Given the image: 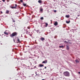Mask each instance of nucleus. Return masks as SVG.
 <instances>
[{"instance_id": "nucleus-25", "label": "nucleus", "mask_w": 80, "mask_h": 80, "mask_svg": "<svg viewBox=\"0 0 80 80\" xmlns=\"http://www.w3.org/2000/svg\"><path fill=\"white\" fill-rule=\"evenodd\" d=\"M2 1L4 2H5V0H2Z\"/></svg>"}, {"instance_id": "nucleus-2", "label": "nucleus", "mask_w": 80, "mask_h": 80, "mask_svg": "<svg viewBox=\"0 0 80 80\" xmlns=\"http://www.w3.org/2000/svg\"><path fill=\"white\" fill-rule=\"evenodd\" d=\"M17 35V33L15 32L14 33H12L11 35V37H14Z\"/></svg>"}, {"instance_id": "nucleus-29", "label": "nucleus", "mask_w": 80, "mask_h": 80, "mask_svg": "<svg viewBox=\"0 0 80 80\" xmlns=\"http://www.w3.org/2000/svg\"><path fill=\"white\" fill-rule=\"evenodd\" d=\"M46 68H47V67H45V69H46Z\"/></svg>"}, {"instance_id": "nucleus-44", "label": "nucleus", "mask_w": 80, "mask_h": 80, "mask_svg": "<svg viewBox=\"0 0 80 80\" xmlns=\"http://www.w3.org/2000/svg\"><path fill=\"white\" fill-rule=\"evenodd\" d=\"M36 75H37V74H36Z\"/></svg>"}, {"instance_id": "nucleus-37", "label": "nucleus", "mask_w": 80, "mask_h": 80, "mask_svg": "<svg viewBox=\"0 0 80 80\" xmlns=\"http://www.w3.org/2000/svg\"><path fill=\"white\" fill-rule=\"evenodd\" d=\"M37 72H35V74H37Z\"/></svg>"}, {"instance_id": "nucleus-13", "label": "nucleus", "mask_w": 80, "mask_h": 80, "mask_svg": "<svg viewBox=\"0 0 80 80\" xmlns=\"http://www.w3.org/2000/svg\"><path fill=\"white\" fill-rule=\"evenodd\" d=\"M66 17L67 18H69V16L68 15H67L66 16Z\"/></svg>"}, {"instance_id": "nucleus-33", "label": "nucleus", "mask_w": 80, "mask_h": 80, "mask_svg": "<svg viewBox=\"0 0 80 80\" xmlns=\"http://www.w3.org/2000/svg\"><path fill=\"white\" fill-rule=\"evenodd\" d=\"M79 16H80L79 15H78V16H78V17H79Z\"/></svg>"}, {"instance_id": "nucleus-17", "label": "nucleus", "mask_w": 80, "mask_h": 80, "mask_svg": "<svg viewBox=\"0 0 80 80\" xmlns=\"http://www.w3.org/2000/svg\"><path fill=\"white\" fill-rule=\"evenodd\" d=\"M9 11H6V13H7V14H8L9 13Z\"/></svg>"}, {"instance_id": "nucleus-12", "label": "nucleus", "mask_w": 80, "mask_h": 80, "mask_svg": "<svg viewBox=\"0 0 80 80\" xmlns=\"http://www.w3.org/2000/svg\"><path fill=\"white\" fill-rule=\"evenodd\" d=\"M66 22L68 24V23H69L70 22V21H66Z\"/></svg>"}, {"instance_id": "nucleus-36", "label": "nucleus", "mask_w": 80, "mask_h": 80, "mask_svg": "<svg viewBox=\"0 0 80 80\" xmlns=\"http://www.w3.org/2000/svg\"><path fill=\"white\" fill-rule=\"evenodd\" d=\"M42 80H45L44 79H43Z\"/></svg>"}, {"instance_id": "nucleus-10", "label": "nucleus", "mask_w": 80, "mask_h": 80, "mask_svg": "<svg viewBox=\"0 0 80 80\" xmlns=\"http://www.w3.org/2000/svg\"><path fill=\"white\" fill-rule=\"evenodd\" d=\"M40 12H42V11H43V9H42V8H40Z\"/></svg>"}, {"instance_id": "nucleus-8", "label": "nucleus", "mask_w": 80, "mask_h": 80, "mask_svg": "<svg viewBox=\"0 0 80 80\" xmlns=\"http://www.w3.org/2000/svg\"><path fill=\"white\" fill-rule=\"evenodd\" d=\"M44 66V65L40 64L39 65V66H40V67H42Z\"/></svg>"}, {"instance_id": "nucleus-19", "label": "nucleus", "mask_w": 80, "mask_h": 80, "mask_svg": "<svg viewBox=\"0 0 80 80\" xmlns=\"http://www.w3.org/2000/svg\"><path fill=\"white\" fill-rule=\"evenodd\" d=\"M23 6H24V7H26V4L23 3Z\"/></svg>"}, {"instance_id": "nucleus-18", "label": "nucleus", "mask_w": 80, "mask_h": 80, "mask_svg": "<svg viewBox=\"0 0 80 80\" xmlns=\"http://www.w3.org/2000/svg\"><path fill=\"white\" fill-rule=\"evenodd\" d=\"M63 45L59 46L60 48H63Z\"/></svg>"}, {"instance_id": "nucleus-30", "label": "nucleus", "mask_w": 80, "mask_h": 80, "mask_svg": "<svg viewBox=\"0 0 80 80\" xmlns=\"http://www.w3.org/2000/svg\"><path fill=\"white\" fill-rule=\"evenodd\" d=\"M13 41H14V42H15V40H14V39H13Z\"/></svg>"}, {"instance_id": "nucleus-45", "label": "nucleus", "mask_w": 80, "mask_h": 80, "mask_svg": "<svg viewBox=\"0 0 80 80\" xmlns=\"http://www.w3.org/2000/svg\"><path fill=\"white\" fill-rule=\"evenodd\" d=\"M76 18L77 19V18Z\"/></svg>"}, {"instance_id": "nucleus-42", "label": "nucleus", "mask_w": 80, "mask_h": 80, "mask_svg": "<svg viewBox=\"0 0 80 80\" xmlns=\"http://www.w3.org/2000/svg\"><path fill=\"white\" fill-rule=\"evenodd\" d=\"M6 37H8V36H6Z\"/></svg>"}, {"instance_id": "nucleus-16", "label": "nucleus", "mask_w": 80, "mask_h": 80, "mask_svg": "<svg viewBox=\"0 0 80 80\" xmlns=\"http://www.w3.org/2000/svg\"><path fill=\"white\" fill-rule=\"evenodd\" d=\"M75 62H77V63H79V61H78V60L77 59H76V60H75Z\"/></svg>"}, {"instance_id": "nucleus-1", "label": "nucleus", "mask_w": 80, "mask_h": 80, "mask_svg": "<svg viewBox=\"0 0 80 80\" xmlns=\"http://www.w3.org/2000/svg\"><path fill=\"white\" fill-rule=\"evenodd\" d=\"M64 75L66 77H69L70 75H69V73L68 71H66L63 72Z\"/></svg>"}, {"instance_id": "nucleus-38", "label": "nucleus", "mask_w": 80, "mask_h": 80, "mask_svg": "<svg viewBox=\"0 0 80 80\" xmlns=\"http://www.w3.org/2000/svg\"><path fill=\"white\" fill-rule=\"evenodd\" d=\"M63 80H65V79H64Z\"/></svg>"}, {"instance_id": "nucleus-6", "label": "nucleus", "mask_w": 80, "mask_h": 80, "mask_svg": "<svg viewBox=\"0 0 80 80\" xmlns=\"http://www.w3.org/2000/svg\"><path fill=\"white\" fill-rule=\"evenodd\" d=\"M37 32L38 33H41V32H40L39 30H37Z\"/></svg>"}, {"instance_id": "nucleus-28", "label": "nucleus", "mask_w": 80, "mask_h": 80, "mask_svg": "<svg viewBox=\"0 0 80 80\" xmlns=\"http://www.w3.org/2000/svg\"><path fill=\"white\" fill-rule=\"evenodd\" d=\"M78 73H79V74H80V72H78Z\"/></svg>"}, {"instance_id": "nucleus-5", "label": "nucleus", "mask_w": 80, "mask_h": 80, "mask_svg": "<svg viewBox=\"0 0 80 80\" xmlns=\"http://www.w3.org/2000/svg\"><path fill=\"white\" fill-rule=\"evenodd\" d=\"M12 9H16V7H10Z\"/></svg>"}, {"instance_id": "nucleus-40", "label": "nucleus", "mask_w": 80, "mask_h": 80, "mask_svg": "<svg viewBox=\"0 0 80 80\" xmlns=\"http://www.w3.org/2000/svg\"><path fill=\"white\" fill-rule=\"evenodd\" d=\"M40 70H42V69H40Z\"/></svg>"}, {"instance_id": "nucleus-23", "label": "nucleus", "mask_w": 80, "mask_h": 80, "mask_svg": "<svg viewBox=\"0 0 80 80\" xmlns=\"http://www.w3.org/2000/svg\"><path fill=\"white\" fill-rule=\"evenodd\" d=\"M54 12H57V11H56V10H54Z\"/></svg>"}, {"instance_id": "nucleus-4", "label": "nucleus", "mask_w": 80, "mask_h": 80, "mask_svg": "<svg viewBox=\"0 0 80 80\" xmlns=\"http://www.w3.org/2000/svg\"><path fill=\"white\" fill-rule=\"evenodd\" d=\"M47 61L46 60V61H43V62H42V64H43V63L46 64V63H47Z\"/></svg>"}, {"instance_id": "nucleus-24", "label": "nucleus", "mask_w": 80, "mask_h": 80, "mask_svg": "<svg viewBox=\"0 0 80 80\" xmlns=\"http://www.w3.org/2000/svg\"><path fill=\"white\" fill-rule=\"evenodd\" d=\"M12 19L13 22H15L14 20L13 19V18Z\"/></svg>"}, {"instance_id": "nucleus-34", "label": "nucleus", "mask_w": 80, "mask_h": 80, "mask_svg": "<svg viewBox=\"0 0 80 80\" xmlns=\"http://www.w3.org/2000/svg\"><path fill=\"white\" fill-rule=\"evenodd\" d=\"M74 3V4H76V3Z\"/></svg>"}, {"instance_id": "nucleus-35", "label": "nucleus", "mask_w": 80, "mask_h": 80, "mask_svg": "<svg viewBox=\"0 0 80 80\" xmlns=\"http://www.w3.org/2000/svg\"><path fill=\"white\" fill-rule=\"evenodd\" d=\"M29 58H31V57H29Z\"/></svg>"}, {"instance_id": "nucleus-27", "label": "nucleus", "mask_w": 80, "mask_h": 80, "mask_svg": "<svg viewBox=\"0 0 80 80\" xmlns=\"http://www.w3.org/2000/svg\"><path fill=\"white\" fill-rule=\"evenodd\" d=\"M16 7L17 6V5L16 4H15V5Z\"/></svg>"}, {"instance_id": "nucleus-9", "label": "nucleus", "mask_w": 80, "mask_h": 80, "mask_svg": "<svg viewBox=\"0 0 80 80\" xmlns=\"http://www.w3.org/2000/svg\"><path fill=\"white\" fill-rule=\"evenodd\" d=\"M42 1L41 0H39V1H38V2H39V3H42Z\"/></svg>"}, {"instance_id": "nucleus-43", "label": "nucleus", "mask_w": 80, "mask_h": 80, "mask_svg": "<svg viewBox=\"0 0 80 80\" xmlns=\"http://www.w3.org/2000/svg\"><path fill=\"white\" fill-rule=\"evenodd\" d=\"M1 44L2 45V43H1Z\"/></svg>"}, {"instance_id": "nucleus-26", "label": "nucleus", "mask_w": 80, "mask_h": 80, "mask_svg": "<svg viewBox=\"0 0 80 80\" xmlns=\"http://www.w3.org/2000/svg\"><path fill=\"white\" fill-rule=\"evenodd\" d=\"M64 42L67 43V41H64Z\"/></svg>"}, {"instance_id": "nucleus-21", "label": "nucleus", "mask_w": 80, "mask_h": 80, "mask_svg": "<svg viewBox=\"0 0 80 80\" xmlns=\"http://www.w3.org/2000/svg\"><path fill=\"white\" fill-rule=\"evenodd\" d=\"M41 19L42 20H43V17H42L41 18Z\"/></svg>"}, {"instance_id": "nucleus-39", "label": "nucleus", "mask_w": 80, "mask_h": 80, "mask_svg": "<svg viewBox=\"0 0 80 80\" xmlns=\"http://www.w3.org/2000/svg\"><path fill=\"white\" fill-rule=\"evenodd\" d=\"M28 28V29H30V28Z\"/></svg>"}, {"instance_id": "nucleus-15", "label": "nucleus", "mask_w": 80, "mask_h": 80, "mask_svg": "<svg viewBox=\"0 0 80 80\" xmlns=\"http://www.w3.org/2000/svg\"><path fill=\"white\" fill-rule=\"evenodd\" d=\"M17 39H18V40H17L18 42V43H20V41H19V39H18V38Z\"/></svg>"}, {"instance_id": "nucleus-20", "label": "nucleus", "mask_w": 80, "mask_h": 80, "mask_svg": "<svg viewBox=\"0 0 80 80\" xmlns=\"http://www.w3.org/2000/svg\"><path fill=\"white\" fill-rule=\"evenodd\" d=\"M45 24H46L45 27H47V25H48V24L47 23H46Z\"/></svg>"}, {"instance_id": "nucleus-32", "label": "nucleus", "mask_w": 80, "mask_h": 80, "mask_svg": "<svg viewBox=\"0 0 80 80\" xmlns=\"http://www.w3.org/2000/svg\"><path fill=\"white\" fill-rule=\"evenodd\" d=\"M30 63L31 64H30V65H32V64H31V63L30 62Z\"/></svg>"}, {"instance_id": "nucleus-31", "label": "nucleus", "mask_w": 80, "mask_h": 80, "mask_svg": "<svg viewBox=\"0 0 80 80\" xmlns=\"http://www.w3.org/2000/svg\"><path fill=\"white\" fill-rule=\"evenodd\" d=\"M34 68H37V67H36V66H34Z\"/></svg>"}, {"instance_id": "nucleus-3", "label": "nucleus", "mask_w": 80, "mask_h": 80, "mask_svg": "<svg viewBox=\"0 0 80 80\" xmlns=\"http://www.w3.org/2000/svg\"><path fill=\"white\" fill-rule=\"evenodd\" d=\"M40 40H41V41H43L45 40V38H40Z\"/></svg>"}, {"instance_id": "nucleus-7", "label": "nucleus", "mask_w": 80, "mask_h": 80, "mask_svg": "<svg viewBox=\"0 0 80 80\" xmlns=\"http://www.w3.org/2000/svg\"><path fill=\"white\" fill-rule=\"evenodd\" d=\"M54 24V25L55 26L57 25H58L57 22H55V23Z\"/></svg>"}, {"instance_id": "nucleus-41", "label": "nucleus", "mask_w": 80, "mask_h": 80, "mask_svg": "<svg viewBox=\"0 0 80 80\" xmlns=\"http://www.w3.org/2000/svg\"><path fill=\"white\" fill-rule=\"evenodd\" d=\"M1 13H2V12H1Z\"/></svg>"}, {"instance_id": "nucleus-14", "label": "nucleus", "mask_w": 80, "mask_h": 80, "mask_svg": "<svg viewBox=\"0 0 80 80\" xmlns=\"http://www.w3.org/2000/svg\"><path fill=\"white\" fill-rule=\"evenodd\" d=\"M4 34H7V35L8 34V33L7 32H6V31H5V32H4Z\"/></svg>"}, {"instance_id": "nucleus-11", "label": "nucleus", "mask_w": 80, "mask_h": 80, "mask_svg": "<svg viewBox=\"0 0 80 80\" xmlns=\"http://www.w3.org/2000/svg\"><path fill=\"white\" fill-rule=\"evenodd\" d=\"M67 46V49L68 50L69 49V47L68 45H66Z\"/></svg>"}, {"instance_id": "nucleus-46", "label": "nucleus", "mask_w": 80, "mask_h": 80, "mask_svg": "<svg viewBox=\"0 0 80 80\" xmlns=\"http://www.w3.org/2000/svg\"><path fill=\"white\" fill-rule=\"evenodd\" d=\"M80 40V39H79Z\"/></svg>"}, {"instance_id": "nucleus-22", "label": "nucleus", "mask_w": 80, "mask_h": 80, "mask_svg": "<svg viewBox=\"0 0 80 80\" xmlns=\"http://www.w3.org/2000/svg\"><path fill=\"white\" fill-rule=\"evenodd\" d=\"M20 1L21 2H23V0H20Z\"/></svg>"}]
</instances>
